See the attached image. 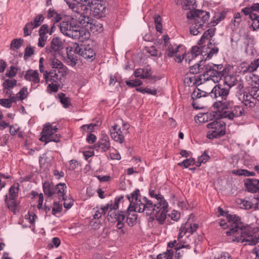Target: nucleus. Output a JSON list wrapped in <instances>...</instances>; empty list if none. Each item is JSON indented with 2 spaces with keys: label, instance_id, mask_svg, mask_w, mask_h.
Instances as JSON below:
<instances>
[{
  "label": "nucleus",
  "instance_id": "nucleus-1",
  "mask_svg": "<svg viewBox=\"0 0 259 259\" xmlns=\"http://www.w3.org/2000/svg\"><path fill=\"white\" fill-rule=\"evenodd\" d=\"M227 221L220 220V225L224 229L229 228L226 231L228 236H232V241L243 242L246 240L250 242L249 244L255 245L259 242V238H253V232L249 226H245L241 221L239 217L236 214H228Z\"/></svg>",
  "mask_w": 259,
  "mask_h": 259
},
{
  "label": "nucleus",
  "instance_id": "nucleus-2",
  "mask_svg": "<svg viewBox=\"0 0 259 259\" xmlns=\"http://www.w3.org/2000/svg\"><path fill=\"white\" fill-rule=\"evenodd\" d=\"M229 87L226 88L222 84L215 85L209 93L210 96L216 100L213 104V108L223 110L230 107L232 104V101L229 98Z\"/></svg>",
  "mask_w": 259,
  "mask_h": 259
},
{
  "label": "nucleus",
  "instance_id": "nucleus-3",
  "mask_svg": "<svg viewBox=\"0 0 259 259\" xmlns=\"http://www.w3.org/2000/svg\"><path fill=\"white\" fill-rule=\"evenodd\" d=\"M127 197L130 202L127 208L128 211L144 212L147 214L148 209L147 207L150 200L146 197H142L139 189L135 190L127 195Z\"/></svg>",
  "mask_w": 259,
  "mask_h": 259
},
{
  "label": "nucleus",
  "instance_id": "nucleus-4",
  "mask_svg": "<svg viewBox=\"0 0 259 259\" xmlns=\"http://www.w3.org/2000/svg\"><path fill=\"white\" fill-rule=\"evenodd\" d=\"M147 208V215L152 214L160 224L164 223L168 211V203L166 200L153 202L150 200Z\"/></svg>",
  "mask_w": 259,
  "mask_h": 259
},
{
  "label": "nucleus",
  "instance_id": "nucleus-5",
  "mask_svg": "<svg viewBox=\"0 0 259 259\" xmlns=\"http://www.w3.org/2000/svg\"><path fill=\"white\" fill-rule=\"evenodd\" d=\"M68 73L62 74L59 71L51 70L49 72L45 71L44 73L46 82H50L47 87L49 93L58 92L59 88L63 85L65 81V77Z\"/></svg>",
  "mask_w": 259,
  "mask_h": 259
},
{
  "label": "nucleus",
  "instance_id": "nucleus-6",
  "mask_svg": "<svg viewBox=\"0 0 259 259\" xmlns=\"http://www.w3.org/2000/svg\"><path fill=\"white\" fill-rule=\"evenodd\" d=\"M206 78L214 83L219 82L227 73V68L223 64L209 63L203 65Z\"/></svg>",
  "mask_w": 259,
  "mask_h": 259
},
{
  "label": "nucleus",
  "instance_id": "nucleus-7",
  "mask_svg": "<svg viewBox=\"0 0 259 259\" xmlns=\"http://www.w3.org/2000/svg\"><path fill=\"white\" fill-rule=\"evenodd\" d=\"M96 2L97 0H77L78 11L77 15H73V17H75L79 24L84 25L89 22L90 17L87 14Z\"/></svg>",
  "mask_w": 259,
  "mask_h": 259
},
{
  "label": "nucleus",
  "instance_id": "nucleus-8",
  "mask_svg": "<svg viewBox=\"0 0 259 259\" xmlns=\"http://www.w3.org/2000/svg\"><path fill=\"white\" fill-rule=\"evenodd\" d=\"M226 124L222 119L215 120L207 124V138L213 139L220 137L225 134Z\"/></svg>",
  "mask_w": 259,
  "mask_h": 259
},
{
  "label": "nucleus",
  "instance_id": "nucleus-9",
  "mask_svg": "<svg viewBox=\"0 0 259 259\" xmlns=\"http://www.w3.org/2000/svg\"><path fill=\"white\" fill-rule=\"evenodd\" d=\"M215 33L214 28H209L206 31H205L201 37L200 39L198 41V45L199 47L194 46L192 48L190 53H187L186 56H188V58L192 59L195 58L199 55H201L203 56L204 53H202V48L204 47V44H205V40H208L210 38L212 37Z\"/></svg>",
  "mask_w": 259,
  "mask_h": 259
},
{
  "label": "nucleus",
  "instance_id": "nucleus-10",
  "mask_svg": "<svg viewBox=\"0 0 259 259\" xmlns=\"http://www.w3.org/2000/svg\"><path fill=\"white\" fill-rule=\"evenodd\" d=\"M58 128L53 126L50 123H47L44 125L41 136L39 140L48 143L50 142H59L60 140V135L57 134Z\"/></svg>",
  "mask_w": 259,
  "mask_h": 259
},
{
  "label": "nucleus",
  "instance_id": "nucleus-11",
  "mask_svg": "<svg viewBox=\"0 0 259 259\" xmlns=\"http://www.w3.org/2000/svg\"><path fill=\"white\" fill-rule=\"evenodd\" d=\"M239 99L245 106L252 108L255 106L256 101L259 102V88L251 89L248 92L240 93Z\"/></svg>",
  "mask_w": 259,
  "mask_h": 259
},
{
  "label": "nucleus",
  "instance_id": "nucleus-12",
  "mask_svg": "<svg viewBox=\"0 0 259 259\" xmlns=\"http://www.w3.org/2000/svg\"><path fill=\"white\" fill-rule=\"evenodd\" d=\"M69 48L70 51L74 52L76 54L80 55L85 59L93 61L95 58L94 50L89 46H83L77 43L73 42Z\"/></svg>",
  "mask_w": 259,
  "mask_h": 259
},
{
  "label": "nucleus",
  "instance_id": "nucleus-13",
  "mask_svg": "<svg viewBox=\"0 0 259 259\" xmlns=\"http://www.w3.org/2000/svg\"><path fill=\"white\" fill-rule=\"evenodd\" d=\"M187 17L188 19L193 20L194 22L196 23V24H202V26L206 28L207 24H206V23L209 18L210 14L208 12L195 10L194 11L189 12L187 13Z\"/></svg>",
  "mask_w": 259,
  "mask_h": 259
},
{
  "label": "nucleus",
  "instance_id": "nucleus-14",
  "mask_svg": "<svg viewBox=\"0 0 259 259\" xmlns=\"http://www.w3.org/2000/svg\"><path fill=\"white\" fill-rule=\"evenodd\" d=\"M221 113V116L223 118H227L233 120L235 118L241 116L243 113V109L240 106L234 105L232 101V104L227 108H224L223 110H217Z\"/></svg>",
  "mask_w": 259,
  "mask_h": 259
},
{
  "label": "nucleus",
  "instance_id": "nucleus-15",
  "mask_svg": "<svg viewBox=\"0 0 259 259\" xmlns=\"http://www.w3.org/2000/svg\"><path fill=\"white\" fill-rule=\"evenodd\" d=\"M106 205H108V213L107 219L109 221L113 223L117 222V227L119 229L123 228L124 225V220L125 217V212L121 211L120 213L117 212L118 208H112V205L108 203Z\"/></svg>",
  "mask_w": 259,
  "mask_h": 259
},
{
  "label": "nucleus",
  "instance_id": "nucleus-16",
  "mask_svg": "<svg viewBox=\"0 0 259 259\" xmlns=\"http://www.w3.org/2000/svg\"><path fill=\"white\" fill-rule=\"evenodd\" d=\"M18 183H15L10 188L9 194L5 195V201L8 208L14 211L17 206L16 198L18 195L19 189Z\"/></svg>",
  "mask_w": 259,
  "mask_h": 259
},
{
  "label": "nucleus",
  "instance_id": "nucleus-17",
  "mask_svg": "<svg viewBox=\"0 0 259 259\" xmlns=\"http://www.w3.org/2000/svg\"><path fill=\"white\" fill-rule=\"evenodd\" d=\"M162 39L165 47V55L168 57H174L178 52H181V50L184 49L183 45H177L170 40L167 35H163Z\"/></svg>",
  "mask_w": 259,
  "mask_h": 259
},
{
  "label": "nucleus",
  "instance_id": "nucleus-18",
  "mask_svg": "<svg viewBox=\"0 0 259 259\" xmlns=\"http://www.w3.org/2000/svg\"><path fill=\"white\" fill-rule=\"evenodd\" d=\"M64 48V41L60 37H54L51 40L50 45L46 47L47 56L57 55Z\"/></svg>",
  "mask_w": 259,
  "mask_h": 259
},
{
  "label": "nucleus",
  "instance_id": "nucleus-19",
  "mask_svg": "<svg viewBox=\"0 0 259 259\" xmlns=\"http://www.w3.org/2000/svg\"><path fill=\"white\" fill-rule=\"evenodd\" d=\"M129 125L127 123H123V127L118 128L117 125L113 126L110 130V135L112 139L120 144L124 141V135L128 133Z\"/></svg>",
  "mask_w": 259,
  "mask_h": 259
},
{
  "label": "nucleus",
  "instance_id": "nucleus-20",
  "mask_svg": "<svg viewBox=\"0 0 259 259\" xmlns=\"http://www.w3.org/2000/svg\"><path fill=\"white\" fill-rule=\"evenodd\" d=\"M75 21L78 22L75 17H73L70 21H62L60 23V30L65 35L72 38L76 29L77 28V24Z\"/></svg>",
  "mask_w": 259,
  "mask_h": 259
},
{
  "label": "nucleus",
  "instance_id": "nucleus-21",
  "mask_svg": "<svg viewBox=\"0 0 259 259\" xmlns=\"http://www.w3.org/2000/svg\"><path fill=\"white\" fill-rule=\"evenodd\" d=\"M212 39L210 38L208 40H205V43L207 45H204L202 49V53H204L203 56H206L205 60L211 59L214 55H217L219 52V48L213 44L211 41Z\"/></svg>",
  "mask_w": 259,
  "mask_h": 259
},
{
  "label": "nucleus",
  "instance_id": "nucleus-22",
  "mask_svg": "<svg viewBox=\"0 0 259 259\" xmlns=\"http://www.w3.org/2000/svg\"><path fill=\"white\" fill-rule=\"evenodd\" d=\"M242 40L250 41L253 40V36L249 35L242 30H239L238 32H234L231 37L232 46H236L238 42Z\"/></svg>",
  "mask_w": 259,
  "mask_h": 259
},
{
  "label": "nucleus",
  "instance_id": "nucleus-23",
  "mask_svg": "<svg viewBox=\"0 0 259 259\" xmlns=\"http://www.w3.org/2000/svg\"><path fill=\"white\" fill-rule=\"evenodd\" d=\"M49 57L50 65L55 69L54 71H59L62 74L68 73L69 70L60 60L56 58V55L48 56Z\"/></svg>",
  "mask_w": 259,
  "mask_h": 259
},
{
  "label": "nucleus",
  "instance_id": "nucleus-24",
  "mask_svg": "<svg viewBox=\"0 0 259 259\" xmlns=\"http://www.w3.org/2000/svg\"><path fill=\"white\" fill-rule=\"evenodd\" d=\"M81 25V27L77 24V28L76 29L72 38L78 39L80 41H84L88 39L90 37V32Z\"/></svg>",
  "mask_w": 259,
  "mask_h": 259
},
{
  "label": "nucleus",
  "instance_id": "nucleus-25",
  "mask_svg": "<svg viewBox=\"0 0 259 259\" xmlns=\"http://www.w3.org/2000/svg\"><path fill=\"white\" fill-rule=\"evenodd\" d=\"M198 227V225L197 224H190L187 223L185 224H183L179 229L178 240H180V238H182L184 235L187 233L192 234L196 231Z\"/></svg>",
  "mask_w": 259,
  "mask_h": 259
},
{
  "label": "nucleus",
  "instance_id": "nucleus-26",
  "mask_svg": "<svg viewBox=\"0 0 259 259\" xmlns=\"http://www.w3.org/2000/svg\"><path fill=\"white\" fill-rule=\"evenodd\" d=\"M95 146L100 149L102 152H106L109 150L111 148L109 137L106 135L102 134Z\"/></svg>",
  "mask_w": 259,
  "mask_h": 259
},
{
  "label": "nucleus",
  "instance_id": "nucleus-27",
  "mask_svg": "<svg viewBox=\"0 0 259 259\" xmlns=\"http://www.w3.org/2000/svg\"><path fill=\"white\" fill-rule=\"evenodd\" d=\"M39 38L37 46L39 47L42 48L45 46L46 42L48 39L49 33V27L48 25H42L39 29Z\"/></svg>",
  "mask_w": 259,
  "mask_h": 259
},
{
  "label": "nucleus",
  "instance_id": "nucleus-28",
  "mask_svg": "<svg viewBox=\"0 0 259 259\" xmlns=\"http://www.w3.org/2000/svg\"><path fill=\"white\" fill-rule=\"evenodd\" d=\"M82 26L87 27L90 29V31L94 33H98L101 32L103 30V25L96 20H91L90 18V20L85 25H81Z\"/></svg>",
  "mask_w": 259,
  "mask_h": 259
},
{
  "label": "nucleus",
  "instance_id": "nucleus-29",
  "mask_svg": "<svg viewBox=\"0 0 259 259\" xmlns=\"http://www.w3.org/2000/svg\"><path fill=\"white\" fill-rule=\"evenodd\" d=\"M25 79L31 82V84L38 83L40 81L39 74L37 71L29 69L26 71L24 75Z\"/></svg>",
  "mask_w": 259,
  "mask_h": 259
},
{
  "label": "nucleus",
  "instance_id": "nucleus-30",
  "mask_svg": "<svg viewBox=\"0 0 259 259\" xmlns=\"http://www.w3.org/2000/svg\"><path fill=\"white\" fill-rule=\"evenodd\" d=\"M134 75L136 77L142 79L149 78L152 75L151 68L146 66L143 68H138L135 70Z\"/></svg>",
  "mask_w": 259,
  "mask_h": 259
},
{
  "label": "nucleus",
  "instance_id": "nucleus-31",
  "mask_svg": "<svg viewBox=\"0 0 259 259\" xmlns=\"http://www.w3.org/2000/svg\"><path fill=\"white\" fill-rule=\"evenodd\" d=\"M181 239L182 238H180V240L178 239V242L177 240H174L171 242H169L168 243V247L170 248L175 247L176 252L183 248H186L187 249H190L191 247L189 244L186 241L181 240Z\"/></svg>",
  "mask_w": 259,
  "mask_h": 259
},
{
  "label": "nucleus",
  "instance_id": "nucleus-32",
  "mask_svg": "<svg viewBox=\"0 0 259 259\" xmlns=\"http://www.w3.org/2000/svg\"><path fill=\"white\" fill-rule=\"evenodd\" d=\"M93 5L92 6L90 11L92 12L93 14L95 16L101 17L105 11V6L102 5L98 0H97V2L94 3Z\"/></svg>",
  "mask_w": 259,
  "mask_h": 259
},
{
  "label": "nucleus",
  "instance_id": "nucleus-33",
  "mask_svg": "<svg viewBox=\"0 0 259 259\" xmlns=\"http://www.w3.org/2000/svg\"><path fill=\"white\" fill-rule=\"evenodd\" d=\"M245 185L248 192L256 193L259 191V180L248 179Z\"/></svg>",
  "mask_w": 259,
  "mask_h": 259
},
{
  "label": "nucleus",
  "instance_id": "nucleus-34",
  "mask_svg": "<svg viewBox=\"0 0 259 259\" xmlns=\"http://www.w3.org/2000/svg\"><path fill=\"white\" fill-rule=\"evenodd\" d=\"M43 191L46 196L51 197L56 195L55 186L49 181H46L42 184Z\"/></svg>",
  "mask_w": 259,
  "mask_h": 259
},
{
  "label": "nucleus",
  "instance_id": "nucleus-35",
  "mask_svg": "<svg viewBox=\"0 0 259 259\" xmlns=\"http://www.w3.org/2000/svg\"><path fill=\"white\" fill-rule=\"evenodd\" d=\"M246 80L248 84L252 87L251 89L259 88V76L250 73L246 76Z\"/></svg>",
  "mask_w": 259,
  "mask_h": 259
},
{
  "label": "nucleus",
  "instance_id": "nucleus-36",
  "mask_svg": "<svg viewBox=\"0 0 259 259\" xmlns=\"http://www.w3.org/2000/svg\"><path fill=\"white\" fill-rule=\"evenodd\" d=\"M214 113H200L197 115L195 119L196 121L199 123H204L212 119L214 116Z\"/></svg>",
  "mask_w": 259,
  "mask_h": 259
},
{
  "label": "nucleus",
  "instance_id": "nucleus-37",
  "mask_svg": "<svg viewBox=\"0 0 259 259\" xmlns=\"http://www.w3.org/2000/svg\"><path fill=\"white\" fill-rule=\"evenodd\" d=\"M224 77V83L222 84L224 85L226 88L227 87H229V90H230V89L236 84L237 78L234 75H226V74Z\"/></svg>",
  "mask_w": 259,
  "mask_h": 259
},
{
  "label": "nucleus",
  "instance_id": "nucleus-38",
  "mask_svg": "<svg viewBox=\"0 0 259 259\" xmlns=\"http://www.w3.org/2000/svg\"><path fill=\"white\" fill-rule=\"evenodd\" d=\"M108 211V205L101 206L100 208L96 207L93 210V219L98 220L102 215L105 214Z\"/></svg>",
  "mask_w": 259,
  "mask_h": 259
},
{
  "label": "nucleus",
  "instance_id": "nucleus-39",
  "mask_svg": "<svg viewBox=\"0 0 259 259\" xmlns=\"http://www.w3.org/2000/svg\"><path fill=\"white\" fill-rule=\"evenodd\" d=\"M67 187L65 183H60L55 186L56 194L59 199H64V195Z\"/></svg>",
  "mask_w": 259,
  "mask_h": 259
},
{
  "label": "nucleus",
  "instance_id": "nucleus-40",
  "mask_svg": "<svg viewBox=\"0 0 259 259\" xmlns=\"http://www.w3.org/2000/svg\"><path fill=\"white\" fill-rule=\"evenodd\" d=\"M244 66H242V68H244L243 70H242L243 72L245 73L246 72H248L249 73H252V72L256 70V69L259 66V59H255L253 61L251 62V63L245 66L244 64H242Z\"/></svg>",
  "mask_w": 259,
  "mask_h": 259
},
{
  "label": "nucleus",
  "instance_id": "nucleus-41",
  "mask_svg": "<svg viewBox=\"0 0 259 259\" xmlns=\"http://www.w3.org/2000/svg\"><path fill=\"white\" fill-rule=\"evenodd\" d=\"M48 17L53 18L54 23H58L62 19V15L58 13L55 10L50 9L48 13Z\"/></svg>",
  "mask_w": 259,
  "mask_h": 259
},
{
  "label": "nucleus",
  "instance_id": "nucleus-42",
  "mask_svg": "<svg viewBox=\"0 0 259 259\" xmlns=\"http://www.w3.org/2000/svg\"><path fill=\"white\" fill-rule=\"evenodd\" d=\"M205 28L204 27L202 26V24H196V22H194L190 28V32L191 34L196 35L198 33L202 32Z\"/></svg>",
  "mask_w": 259,
  "mask_h": 259
},
{
  "label": "nucleus",
  "instance_id": "nucleus-43",
  "mask_svg": "<svg viewBox=\"0 0 259 259\" xmlns=\"http://www.w3.org/2000/svg\"><path fill=\"white\" fill-rule=\"evenodd\" d=\"M204 63V61L201 60L199 61V63L191 66L190 68V74L194 75L200 72L202 69H204V67H202Z\"/></svg>",
  "mask_w": 259,
  "mask_h": 259
},
{
  "label": "nucleus",
  "instance_id": "nucleus-44",
  "mask_svg": "<svg viewBox=\"0 0 259 259\" xmlns=\"http://www.w3.org/2000/svg\"><path fill=\"white\" fill-rule=\"evenodd\" d=\"M127 214L126 215V222L129 226H134L137 220V214L136 212L128 211L127 210Z\"/></svg>",
  "mask_w": 259,
  "mask_h": 259
},
{
  "label": "nucleus",
  "instance_id": "nucleus-45",
  "mask_svg": "<svg viewBox=\"0 0 259 259\" xmlns=\"http://www.w3.org/2000/svg\"><path fill=\"white\" fill-rule=\"evenodd\" d=\"M66 3L69 8L71 10L74 15H77V11H78V8L77 7L78 3L77 0H64Z\"/></svg>",
  "mask_w": 259,
  "mask_h": 259
},
{
  "label": "nucleus",
  "instance_id": "nucleus-46",
  "mask_svg": "<svg viewBox=\"0 0 259 259\" xmlns=\"http://www.w3.org/2000/svg\"><path fill=\"white\" fill-rule=\"evenodd\" d=\"M259 10V3H255L251 7H247L242 9L241 11L245 16L248 15L251 12L258 11Z\"/></svg>",
  "mask_w": 259,
  "mask_h": 259
},
{
  "label": "nucleus",
  "instance_id": "nucleus-47",
  "mask_svg": "<svg viewBox=\"0 0 259 259\" xmlns=\"http://www.w3.org/2000/svg\"><path fill=\"white\" fill-rule=\"evenodd\" d=\"M182 6L184 9L190 10L197 7L196 0H183Z\"/></svg>",
  "mask_w": 259,
  "mask_h": 259
},
{
  "label": "nucleus",
  "instance_id": "nucleus-48",
  "mask_svg": "<svg viewBox=\"0 0 259 259\" xmlns=\"http://www.w3.org/2000/svg\"><path fill=\"white\" fill-rule=\"evenodd\" d=\"M184 82L188 86L197 85L195 75L187 74L184 79Z\"/></svg>",
  "mask_w": 259,
  "mask_h": 259
},
{
  "label": "nucleus",
  "instance_id": "nucleus-49",
  "mask_svg": "<svg viewBox=\"0 0 259 259\" xmlns=\"http://www.w3.org/2000/svg\"><path fill=\"white\" fill-rule=\"evenodd\" d=\"M60 102L64 108H67L70 105V101L69 98L67 97L63 93H60L58 95Z\"/></svg>",
  "mask_w": 259,
  "mask_h": 259
},
{
  "label": "nucleus",
  "instance_id": "nucleus-50",
  "mask_svg": "<svg viewBox=\"0 0 259 259\" xmlns=\"http://www.w3.org/2000/svg\"><path fill=\"white\" fill-rule=\"evenodd\" d=\"M238 203L240 205V207L242 209H249L253 206V203L245 199H239Z\"/></svg>",
  "mask_w": 259,
  "mask_h": 259
},
{
  "label": "nucleus",
  "instance_id": "nucleus-51",
  "mask_svg": "<svg viewBox=\"0 0 259 259\" xmlns=\"http://www.w3.org/2000/svg\"><path fill=\"white\" fill-rule=\"evenodd\" d=\"M174 254V250L172 249H167L165 252L158 254L157 259H171Z\"/></svg>",
  "mask_w": 259,
  "mask_h": 259
},
{
  "label": "nucleus",
  "instance_id": "nucleus-52",
  "mask_svg": "<svg viewBox=\"0 0 259 259\" xmlns=\"http://www.w3.org/2000/svg\"><path fill=\"white\" fill-rule=\"evenodd\" d=\"M44 17L41 14H39L35 16L34 20L30 22V24H32L34 28L37 27L43 22Z\"/></svg>",
  "mask_w": 259,
  "mask_h": 259
},
{
  "label": "nucleus",
  "instance_id": "nucleus-53",
  "mask_svg": "<svg viewBox=\"0 0 259 259\" xmlns=\"http://www.w3.org/2000/svg\"><path fill=\"white\" fill-rule=\"evenodd\" d=\"M77 59L76 56L72 55L70 52H67V57L66 59V63L70 66H74L77 63Z\"/></svg>",
  "mask_w": 259,
  "mask_h": 259
},
{
  "label": "nucleus",
  "instance_id": "nucleus-54",
  "mask_svg": "<svg viewBox=\"0 0 259 259\" xmlns=\"http://www.w3.org/2000/svg\"><path fill=\"white\" fill-rule=\"evenodd\" d=\"M17 80L15 79L6 80L3 83L5 89L10 90L16 85Z\"/></svg>",
  "mask_w": 259,
  "mask_h": 259
},
{
  "label": "nucleus",
  "instance_id": "nucleus-55",
  "mask_svg": "<svg viewBox=\"0 0 259 259\" xmlns=\"http://www.w3.org/2000/svg\"><path fill=\"white\" fill-rule=\"evenodd\" d=\"M28 93L27 88L23 87L20 91L16 94L17 97V100H23L27 98Z\"/></svg>",
  "mask_w": 259,
  "mask_h": 259
},
{
  "label": "nucleus",
  "instance_id": "nucleus-56",
  "mask_svg": "<svg viewBox=\"0 0 259 259\" xmlns=\"http://www.w3.org/2000/svg\"><path fill=\"white\" fill-rule=\"evenodd\" d=\"M23 41L22 39H14L12 40L11 44V49L13 50L19 49Z\"/></svg>",
  "mask_w": 259,
  "mask_h": 259
},
{
  "label": "nucleus",
  "instance_id": "nucleus-57",
  "mask_svg": "<svg viewBox=\"0 0 259 259\" xmlns=\"http://www.w3.org/2000/svg\"><path fill=\"white\" fill-rule=\"evenodd\" d=\"M136 91L142 93V94H148L152 95H155L157 94V91L156 89H151L148 88H139L136 89Z\"/></svg>",
  "mask_w": 259,
  "mask_h": 259
},
{
  "label": "nucleus",
  "instance_id": "nucleus-58",
  "mask_svg": "<svg viewBox=\"0 0 259 259\" xmlns=\"http://www.w3.org/2000/svg\"><path fill=\"white\" fill-rule=\"evenodd\" d=\"M209 156L204 152L200 156L198 157L196 163L197 166H200L202 163H204L208 160Z\"/></svg>",
  "mask_w": 259,
  "mask_h": 259
},
{
  "label": "nucleus",
  "instance_id": "nucleus-59",
  "mask_svg": "<svg viewBox=\"0 0 259 259\" xmlns=\"http://www.w3.org/2000/svg\"><path fill=\"white\" fill-rule=\"evenodd\" d=\"M205 75V72L204 71L203 73L200 75H195L197 85L202 84L204 83L205 81H208V79L206 78V76Z\"/></svg>",
  "mask_w": 259,
  "mask_h": 259
},
{
  "label": "nucleus",
  "instance_id": "nucleus-60",
  "mask_svg": "<svg viewBox=\"0 0 259 259\" xmlns=\"http://www.w3.org/2000/svg\"><path fill=\"white\" fill-rule=\"evenodd\" d=\"M233 173L237 175L244 176L246 177L253 176L254 175V172L252 171H249L248 170L242 169L234 171Z\"/></svg>",
  "mask_w": 259,
  "mask_h": 259
},
{
  "label": "nucleus",
  "instance_id": "nucleus-61",
  "mask_svg": "<svg viewBox=\"0 0 259 259\" xmlns=\"http://www.w3.org/2000/svg\"><path fill=\"white\" fill-rule=\"evenodd\" d=\"M62 210V204L55 202L53 204L52 207V213L54 215H57L58 213H60Z\"/></svg>",
  "mask_w": 259,
  "mask_h": 259
},
{
  "label": "nucleus",
  "instance_id": "nucleus-62",
  "mask_svg": "<svg viewBox=\"0 0 259 259\" xmlns=\"http://www.w3.org/2000/svg\"><path fill=\"white\" fill-rule=\"evenodd\" d=\"M205 92L202 91L198 89H196L192 94V98L193 99H198L202 97L205 96Z\"/></svg>",
  "mask_w": 259,
  "mask_h": 259
},
{
  "label": "nucleus",
  "instance_id": "nucleus-63",
  "mask_svg": "<svg viewBox=\"0 0 259 259\" xmlns=\"http://www.w3.org/2000/svg\"><path fill=\"white\" fill-rule=\"evenodd\" d=\"M195 160L192 158H187L183 162L179 163L178 165L184 166V168H187L189 166L194 164Z\"/></svg>",
  "mask_w": 259,
  "mask_h": 259
},
{
  "label": "nucleus",
  "instance_id": "nucleus-64",
  "mask_svg": "<svg viewBox=\"0 0 259 259\" xmlns=\"http://www.w3.org/2000/svg\"><path fill=\"white\" fill-rule=\"evenodd\" d=\"M97 126L96 124L90 123L89 124H84L80 127L82 131L92 132L94 130V127Z\"/></svg>",
  "mask_w": 259,
  "mask_h": 259
}]
</instances>
